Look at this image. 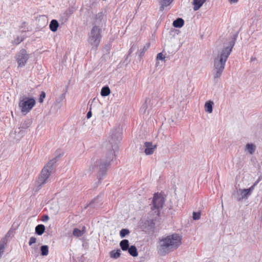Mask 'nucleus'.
I'll return each mask as SVG.
<instances>
[{
	"label": "nucleus",
	"instance_id": "1",
	"mask_svg": "<svg viewBox=\"0 0 262 262\" xmlns=\"http://www.w3.org/2000/svg\"><path fill=\"white\" fill-rule=\"evenodd\" d=\"M182 236L177 233L162 238L160 239V244L158 247V254L164 256L174 251L182 244Z\"/></svg>",
	"mask_w": 262,
	"mask_h": 262
},
{
	"label": "nucleus",
	"instance_id": "2",
	"mask_svg": "<svg viewBox=\"0 0 262 262\" xmlns=\"http://www.w3.org/2000/svg\"><path fill=\"white\" fill-rule=\"evenodd\" d=\"M232 51V48H226L221 53L215 58L214 67L216 69L215 77L220 76L225 68V62Z\"/></svg>",
	"mask_w": 262,
	"mask_h": 262
},
{
	"label": "nucleus",
	"instance_id": "3",
	"mask_svg": "<svg viewBox=\"0 0 262 262\" xmlns=\"http://www.w3.org/2000/svg\"><path fill=\"white\" fill-rule=\"evenodd\" d=\"M36 104L35 100L33 98L26 97L20 100L18 106L24 115L28 113Z\"/></svg>",
	"mask_w": 262,
	"mask_h": 262
},
{
	"label": "nucleus",
	"instance_id": "4",
	"mask_svg": "<svg viewBox=\"0 0 262 262\" xmlns=\"http://www.w3.org/2000/svg\"><path fill=\"white\" fill-rule=\"evenodd\" d=\"M101 39V29L97 26L93 27L89 36V41L92 46L97 48Z\"/></svg>",
	"mask_w": 262,
	"mask_h": 262
},
{
	"label": "nucleus",
	"instance_id": "5",
	"mask_svg": "<svg viewBox=\"0 0 262 262\" xmlns=\"http://www.w3.org/2000/svg\"><path fill=\"white\" fill-rule=\"evenodd\" d=\"M52 164V162L50 161L42 168L38 178V182L40 183V185L45 184L49 178L53 169Z\"/></svg>",
	"mask_w": 262,
	"mask_h": 262
},
{
	"label": "nucleus",
	"instance_id": "6",
	"mask_svg": "<svg viewBox=\"0 0 262 262\" xmlns=\"http://www.w3.org/2000/svg\"><path fill=\"white\" fill-rule=\"evenodd\" d=\"M29 58V55L25 49H21L15 55V59L19 68L24 67Z\"/></svg>",
	"mask_w": 262,
	"mask_h": 262
},
{
	"label": "nucleus",
	"instance_id": "7",
	"mask_svg": "<svg viewBox=\"0 0 262 262\" xmlns=\"http://www.w3.org/2000/svg\"><path fill=\"white\" fill-rule=\"evenodd\" d=\"M164 203V199L160 194L155 193L153 198V207L152 210L157 214H160L159 209L162 208Z\"/></svg>",
	"mask_w": 262,
	"mask_h": 262
},
{
	"label": "nucleus",
	"instance_id": "8",
	"mask_svg": "<svg viewBox=\"0 0 262 262\" xmlns=\"http://www.w3.org/2000/svg\"><path fill=\"white\" fill-rule=\"evenodd\" d=\"M145 146L146 147L145 153L147 155H152L157 147L156 145L152 146V143L148 142L145 143Z\"/></svg>",
	"mask_w": 262,
	"mask_h": 262
},
{
	"label": "nucleus",
	"instance_id": "9",
	"mask_svg": "<svg viewBox=\"0 0 262 262\" xmlns=\"http://www.w3.org/2000/svg\"><path fill=\"white\" fill-rule=\"evenodd\" d=\"M205 2L206 0H193V10L194 11L198 10Z\"/></svg>",
	"mask_w": 262,
	"mask_h": 262
},
{
	"label": "nucleus",
	"instance_id": "10",
	"mask_svg": "<svg viewBox=\"0 0 262 262\" xmlns=\"http://www.w3.org/2000/svg\"><path fill=\"white\" fill-rule=\"evenodd\" d=\"M213 102L212 101H207L205 104V110L208 113H211L212 112V106Z\"/></svg>",
	"mask_w": 262,
	"mask_h": 262
},
{
	"label": "nucleus",
	"instance_id": "11",
	"mask_svg": "<svg viewBox=\"0 0 262 262\" xmlns=\"http://www.w3.org/2000/svg\"><path fill=\"white\" fill-rule=\"evenodd\" d=\"M59 26V24L58 21L55 19H53L51 20L49 27L50 29L53 31L55 32L57 31V28Z\"/></svg>",
	"mask_w": 262,
	"mask_h": 262
},
{
	"label": "nucleus",
	"instance_id": "12",
	"mask_svg": "<svg viewBox=\"0 0 262 262\" xmlns=\"http://www.w3.org/2000/svg\"><path fill=\"white\" fill-rule=\"evenodd\" d=\"M85 232V227H83L82 230L78 228H75L73 231V234L74 236L80 237L82 236Z\"/></svg>",
	"mask_w": 262,
	"mask_h": 262
},
{
	"label": "nucleus",
	"instance_id": "13",
	"mask_svg": "<svg viewBox=\"0 0 262 262\" xmlns=\"http://www.w3.org/2000/svg\"><path fill=\"white\" fill-rule=\"evenodd\" d=\"M241 194L242 197L238 199V201H241L244 199H247L251 195V193L248 189H244L241 190Z\"/></svg>",
	"mask_w": 262,
	"mask_h": 262
},
{
	"label": "nucleus",
	"instance_id": "14",
	"mask_svg": "<svg viewBox=\"0 0 262 262\" xmlns=\"http://www.w3.org/2000/svg\"><path fill=\"white\" fill-rule=\"evenodd\" d=\"M184 24V21L181 18L177 19L173 22V26L176 28H181L183 26Z\"/></svg>",
	"mask_w": 262,
	"mask_h": 262
},
{
	"label": "nucleus",
	"instance_id": "15",
	"mask_svg": "<svg viewBox=\"0 0 262 262\" xmlns=\"http://www.w3.org/2000/svg\"><path fill=\"white\" fill-rule=\"evenodd\" d=\"M120 246L123 251H126L129 248V242L127 239H123L121 241Z\"/></svg>",
	"mask_w": 262,
	"mask_h": 262
},
{
	"label": "nucleus",
	"instance_id": "16",
	"mask_svg": "<svg viewBox=\"0 0 262 262\" xmlns=\"http://www.w3.org/2000/svg\"><path fill=\"white\" fill-rule=\"evenodd\" d=\"M173 0H161L160 1V10L163 11L164 9V7H167L169 6Z\"/></svg>",
	"mask_w": 262,
	"mask_h": 262
},
{
	"label": "nucleus",
	"instance_id": "17",
	"mask_svg": "<svg viewBox=\"0 0 262 262\" xmlns=\"http://www.w3.org/2000/svg\"><path fill=\"white\" fill-rule=\"evenodd\" d=\"M128 253L132 256L135 257L138 255V252L136 247L135 246H131L127 249Z\"/></svg>",
	"mask_w": 262,
	"mask_h": 262
},
{
	"label": "nucleus",
	"instance_id": "18",
	"mask_svg": "<svg viewBox=\"0 0 262 262\" xmlns=\"http://www.w3.org/2000/svg\"><path fill=\"white\" fill-rule=\"evenodd\" d=\"M45 230V227L43 225H38L35 228L36 233L40 235L43 234Z\"/></svg>",
	"mask_w": 262,
	"mask_h": 262
},
{
	"label": "nucleus",
	"instance_id": "19",
	"mask_svg": "<svg viewBox=\"0 0 262 262\" xmlns=\"http://www.w3.org/2000/svg\"><path fill=\"white\" fill-rule=\"evenodd\" d=\"M111 93L110 88L108 86L103 87L101 91V95L102 96H107Z\"/></svg>",
	"mask_w": 262,
	"mask_h": 262
},
{
	"label": "nucleus",
	"instance_id": "20",
	"mask_svg": "<svg viewBox=\"0 0 262 262\" xmlns=\"http://www.w3.org/2000/svg\"><path fill=\"white\" fill-rule=\"evenodd\" d=\"M120 256V250H113L110 252V256L113 258H117Z\"/></svg>",
	"mask_w": 262,
	"mask_h": 262
},
{
	"label": "nucleus",
	"instance_id": "21",
	"mask_svg": "<svg viewBox=\"0 0 262 262\" xmlns=\"http://www.w3.org/2000/svg\"><path fill=\"white\" fill-rule=\"evenodd\" d=\"M41 250V254L42 256H46L49 253V247L48 246L43 245L40 248Z\"/></svg>",
	"mask_w": 262,
	"mask_h": 262
},
{
	"label": "nucleus",
	"instance_id": "22",
	"mask_svg": "<svg viewBox=\"0 0 262 262\" xmlns=\"http://www.w3.org/2000/svg\"><path fill=\"white\" fill-rule=\"evenodd\" d=\"M246 148L250 154H253L255 150V146L253 144H247Z\"/></svg>",
	"mask_w": 262,
	"mask_h": 262
},
{
	"label": "nucleus",
	"instance_id": "23",
	"mask_svg": "<svg viewBox=\"0 0 262 262\" xmlns=\"http://www.w3.org/2000/svg\"><path fill=\"white\" fill-rule=\"evenodd\" d=\"M129 233V231L128 229H123L120 232V235L122 238H123L125 235L128 234Z\"/></svg>",
	"mask_w": 262,
	"mask_h": 262
},
{
	"label": "nucleus",
	"instance_id": "24",
	"mask_svg": "<svg viewBox=\"0 0 262 262\" xmlns=\"http://www.w3.org/2000/svg\"><path fill=\"white\" fill-rule=\"evenodd\" d=\"M259 181V180H257L256 182H255L254 184L251 186L248 189L249 190L250 193L251 194L252 191L254 190L255 187L257 185V184L258 183Z\"/></svg>",
	"mask_w": 262,
	"mask_h": 262
},
{
	"label": "nucleus",
	"instance_id": "25",
	"mask_svg": "<svg viewBox=\"0 0 262 262\" xmlns=\"http://www.w3.org/2000/svg\"><path fill=\"white\" fill-rule=\"evenodd\" d=\"M45 97L46 93L44 92H41L39 98V101L40 103H42L43 102Z\"/></svg>",
	"mask_w": 262,
	"mask_h": 262
},
{
	"label": "nucleus",
	"instance_id": "26",
	"mask_svg": "<svg viewBox=\"0 0 262 262\" xmlns=\"http://www.w3.org/2000/svg\"><path fill=\"white\" fill-rule=\"evenodd\" d=\"M201 214L200 212H194L193 213V218L194 220H199L200 218Z\"/></svg>",
	"mask_w": 262,
	"mask_h": 262
},
{
	"label": "nucleus",
	"instance_id": "27",
	"mask_svg": "<svg viewBox=\"0 0 262 262\" xmlns=\"http://www.w3.org/2000/svg\"><path fill=\"white\" fill-rule=\"evenodd\" d=\"M36 239L34 237H31L30 238L29 244L30 246L32 245L33 244H34L36 243Z\"/></svg>",
	"mask_w": 262,
	"mask_h": 262
},
{
	"label": "nucleus",
	"instance_id": "28",
	"mask_svg": "<svg viewBox=\"0 0 262 262\" xmlns=\"http://www.w3.org/2000/svg\"><path fill=\"white\" fill-rule=\"evenodd\" d=\"M157 58V59L163 60L165 58V57L163 56L162 53H160L158 54Z\"/></svg>",
	"mask_w": 262,
	"mask_h": 262
},
{
	"label": "nucleus",
	"instance_id": "29",
	"mask_svg": "<svg viewBox=\"0 0 262 262\" xmlns=\"http://www.w3.org/2000/svg\"><path fill=\"white\" fill-rule=\"evenodd\" d=\"M21 41H22V39L20 40L18 38L15 40V42L16 45L19 44Z\"/></svg>",
	"mask_w": 262,
	"mask_h": 262
},
{
	"label": "nucleus",
	"instance_id": "30",
	"mask_svg": "<svg viewBox=\"0 0 262 262\" xmlns=\"http://www.w3.org/2000/svg\"><path fill=\"white\" fill-rule=\"evenodd\" d=\"M92 114L91 111H89V112L88 113V114H87V116H86L87 118H88V119H89V118H90L91 117V116H92Z\"/></svg>",
	"mask_w": 262,
	"mask_h": 262
},
{
	"label": "nucleus",
	"instance_id": "31",
	"mask_svg": "<svg viewBox=\"0 0 262 262\" xmlns=\"http://www.w3.org/2000/svg\"><path fill=\"white\" fill-rule=\"evenodd\" d=\"M49 219V216L48 215H45V216H44L43 219H42V221H48Z\"/></svg>",
	"mask_w": 262,
	"mask_h": 262
},
{
	"label": "nucleus",
	"instance_id": "32",
	"mask_svg": "<svg viewBox=\"0 0 262 262\" xmlns=\"http://www.w3.org/2000/svg\"><path fill=\"white\" fill-rule=\"evenodd\" d=\"M229 2L232 4V3H235L238 2V0H228Z\"/></svg>",
	"mask_w": 262,
	"mask_h": 262
}]
</instances>
